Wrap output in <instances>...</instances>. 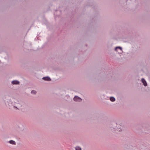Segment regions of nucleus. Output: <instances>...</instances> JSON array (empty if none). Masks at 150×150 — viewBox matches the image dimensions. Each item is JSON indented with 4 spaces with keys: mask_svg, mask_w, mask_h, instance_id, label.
Listing matches in <instances>:
<instances>
[{
    "mask_svg": "<svg viewBox=\"0 0 150 150\" xmlns=\"http://www.w3.org/2000/svg\"><path fill=\"white\" fill-rule=\"evenodd\" d=\"M76 150H81V147L79 146H76L75 148Z\"/></svg>",
    "mask_w": 150,
    "mask_h": 150,
    "instance_id": "nucleus-8",
    "label": "nucleus"
},
{
    "mask_svg": "<svg viewBox=\"0 0 150 150\" xmlns=\"http://www.w3.org/2000/svg\"><path fill=\"white\" fill-rule=\"evenodd\" d=\"M120 129V128H119V129H118V130H119L120 131H121V130Z\"/></svg>",
    "mask_w": 150,
    "mask_h": 150,
    "instance_id": "nucleus-10",
    "label": "nucleus"
},
{
    "mask_svg": "<svg viewBox=\"0 0 150 150\" xmlns=\"http://www.w3.org/2000/svg\"><path fill=\"white\" fill-rule=\"evenodd\" d=\"M142 81L145 86H147V83L144 79L142 78Z\"/></svg>",
    "mask_w": 150,
    "mask_h": 150,
    "instance_id": "nucleus-3",
    "label": "nucleus"
},
{
    "mask_svg": "<svg viewBox=\"0 0 150 150\" xmlns=\"http://www.w3.org/2000/svg\"><path fill=\"white\" fill-rule=\"evenodd\" d=\"M118 49H119L121 51H122V47H115V50L116 51H117V50Z\"/></svg>",
    "mask_w": 150,
    "mask_h": 150,
    "instance_id": "nucleus-5",
    "label": "nucleus"
},
{
    "mask_svg": "<svg viewBox=\"0 0 150 150\" xmlns=\"http://www.w3.org/2000/svg\"><path fill=\"white\" fill-rule=\"evenodd\" d=\"M110 100L112 102H114L115 101V98L113 97H111L110 98Z\"/></svg>",
    "mask_w": 150,
    "mask_h": 150,
    "instance_id": "nucleus-7",
    "label": "nucleus"
},
{
    "mask_svg": "<svg viewBox=\"0 0 150 150\" xmlns=\"http://www.w3.org/2000/svg\"><path fill=\"white\" fill-rule=\"evenodd\" d=\"M42 79L43 80H44L45 81H50L51 80V79L49 76H46V77H43L42 78Z\"/></svg>",
    "mask_w": 150,
    "mask_h": 150,
    "instance_id": "nucleus-2",
    "label": "nucleus"
},
{
    "mask_svg": "<svg viewBox=\"0 0 150 150\" xmlns=\"http://www.w3.org/2000/svg\"><path fill=\"white\" fill-rule=\"evenodd\" d=\"M74 100L75 101L81 102L82 99L77 96H75L74 98Z\"/></svg>",
    "mask_w": 150,
    "mask_h": 150,
    "instance_id": "nucleus-1",
    "label": "nucleus"
},
{
    "mask_svg": "<svg viewBox=\"0 0 150 150\" xmlns=\"http://www.w3.org/2000/svg\"><path fill=\"white\" fill-rule=\"evenodd\" d=\"M11 83L12 84L14 85H17L20 82L18 81L14 80L12 81Z\"/></svg>",
    "mask_w": 150,
    "mask_h": 150,
    "instance_id": "nucleus-4",
    "label": "nucleus"
},
{
    "mask_svg": "<svg viewBox=\"0 0 150 150\" xmlns=\"http://www.w3.org/2000/svg\"><path fill=\"white\" fill-rule=\"evenodd\" d=\"M9 142L11 144L13 145H15L16 143L15 141H14L11 140L9 141Z\"/></svg>",
    "mask_w": 150,
    "mask_h": 150,
    "instance_id": "nucleus-6",
    "label": "nucleus"
},
{
    "mask_svg": "<svg viewBox=\"0 0 150 150\" xmlns=\"http://www.w3.org/2000/svg\"><path fill=\"white\" fill-rule=\"evenodd\" d=\"M115 129H118L117 128H116V127H115Z\"/></svg>",
    "mask_w": 150,
    "mask_h": 150,
    "instance_id": "nucleus-11",
    "label": "nucleus"
},
{
    "mask_svg": "<svg viewBox=\"0 0 150 150\" xmlns=\"http://www.w3.org/2000/svg\"><path fill=\"white\" fill-rule=\"evenodd\" d=\"M36 93V91L35 90H32L31 91V93L33 94H35Z\"/></svg>",
    "mask_w": 150,
    "mask_h": 150,
    "instance_id": "nucleus-9",
    "label": "nucleus"
}]
</instances>
